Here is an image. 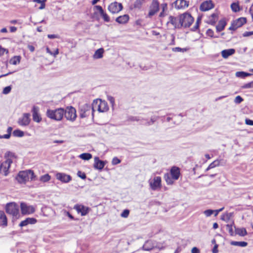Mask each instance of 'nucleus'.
I'll use <instances>...</instances> for the list:
<instances>
[{
	"instance_id": "obj_39",
	"label": "nucleus",
	"mask_w": 253,
	"mask_h": 253,
	"mask_svg": "<svg viewBox=\"0 0 253 253\" xmlns=\"http://www.w3.org/2000/svg\"><path fill=\"white\" fill-rule=\"evenodd\" d=\"M251 74L244 72H237L236 76L239 78H244L248 76H251Z\"/></svg>"
},
{
	"instance_id": "obj_63",
	"label": "nucleus",
	"mask_w": 253,
	"mask_h": 253,
	"mask_svg": "<svg viewBox=\"0 0 253 253\" xmlns=\"http://www.w3.org/2000/svg\"><path fill=\"white\" fill-rule=\"evenodd\" d=\"M170 38H171V42L169 43V45H174L175 44V41H174L175 37H174V35H170Z\"/></svg>"
},
{
	"instance_id": "obj_56",
	"label": "nucleus",
	"mask_w": 253,
	"mask_h": 253,
	"mask_svg": "<svg viewBox=\"0 0 253 253\" xmlns=\"http://www.w3.org/2000/svg\"><path fill=\"white\" fill-rule=\"evenodd\" d=\"M77 175L79 177H81L83 179H84L86 178V175L84 172L81 171H79L77 173Z\"/></svg>"
},
{
	"instance_id": "obj_37",
	"label": "nucleus",
	"mask_w": 253,
	"mask_h": 253,
	"mask_svg": "<svg viewBox=\"0 0 253 253\" xmlns=\"http://www.w3.org/2000/svg\"><path fill=\"white\" fill-rule=\"evenodd\" d=\"M12 130V128L11 127H8L7 129V134L4 135H0V139L5 138V139H9L11 136V131Z\"/></svg>"
},
{
	"instance_id": "obj_6",
	"label": "nucleus",
	"mask_w": 253,
	"mask_h": 253,
	"mask_svg": "<svg viewBox=\"0 0 253 253\" xmlns=\"http://www.w3.org/2000/svg\"><path fill=\"white\" fill-rule=\"evenodd\" d=\"M6 211L7 213L12 215L16 218L19 216V206L14 203H8L6 206Z\"/></svg>"
},
{
	"instance_id": "obj_22",
	"label": "nucleus",
	"mask_w": 253,
	"mask_h": 253,
	"mask_svg": "<svg viewBox=\"0 0 253 253\" xmlns=\"http://www.w3.org/2000/svg\"><path fill=\"white\" fill-rule=\"evenodd\" d=\"M94 8L99 11L100 15L102 17L105 22H108L110 21V18L109 16L104 11L101 6L95 5Z\"/></svg>"
},
{
	"instance_id": "obj_34",
	"label": "nucleus",
	"mask_w": 253,
	"mask_h": 253,
	"mask_svg": "<svg viewBox=\"0 0 253 253\" xmlns=\"http://www.w3.org/2000/svg\"><path fill=\"white\" fill-rule=\"evenodd\" d=\"M21 60V57L20 56H15L12 57L9 61V63L12 65H17L18 64Z\"/></svg>"
},
{
	"instance_id": "obj_27",
	"label": "nucleus",
	"mask_w": 253,
	"mask_h": 253,
	"mask_svg": "<svg viewBox=\"0 0 253 253\" xmlns=\"http://www.w3.org/2000/svg\"><path fill=\"white\" fill-rule=\"evenodd\" d=\"M129 19V16L127 14L119 16L116 19V21L120 24H125Z\"/></svg>"
},
{
	"instance_id": "obj_16",
	"label": "nucleus",
	"mask_w": 253,
	"mask_h": 253,
	"mask_svg": "<svg viewBox=\"0 0 253 253\" xmlns=\"http://www.w3.org/2000/svg\"><path fill=\"white\" fill-rule=\"evenodd\" d=\"M168 23L171 24L175 28H179L181 27V24L180 21V16L179 18L170 16L169 18Z\"/></svg>"
},
{
	"instance_id": "obj_44",
	"label": "nucleus",
	"mask_w": 253,
	"mask_h": 253,
	"mask_svg": "<svg viewBox=\"0 0 253 253\" xmlns=\"http://www.w3.org/2000/svg\"><path fill=\"white\" fill-rule=\"evenodd\" d=\"M187 48H180L179 47H173L172 48V50L173 52H184L188 50Z\"/></svg>"
},
{
	"instance_id": "obj_52",
	"label": "nucleus",
	"mask_w": 253,
	"mask_h": 253,
	"mask_svg": "<svg viewBox=\"0 0 253 253\" xmlns=\"http://www.w3.org/2000/svg\"><path fill=\"white\" fill-rule=\"evenodd\" d=\"M243 101V99L240 96H236L234 99V102L236 104H240Z\"/></svg>"
},
{
	"instance_id": "obj_50",
	"label": "nucleus",
	"mask_w": 253,
	"mask_h": 253,
	"mask_svg": "<svg viewBox=\"0 0 253 253\" xmlns=\"http://www.w3.org/2000/svg\"><path fill=\"white\" fill-rule=\"evenodd\" d=\"M129 211L128 210H125L121 214V216L124 218H126L128 216Z\"/></svg>"
},
{
	"instance_id": "obj_31",
	"label": "nucleus",
	"mask_w": 253,
	"mask_h": 253,
	"mask_svg": "<svg viewBox=\"0 0 253 253\" xmlns=\"http://www.w3.org/2000/svg\"><path fill=\"white\" fill-rule=\"evenodd\" d=\"M164 178L167 184L171 185L173 183L174 179L172 178V177H171V175L169 173H165L164 175Z\"/></svg>"
},
{
	"instance_id": "obj_23",
	"label": "nucleus",
	"mask_w": 253,
	"mask_h": 253,
	"mask_svg": "<svg viewBox=\"0 0 253 253\" xmlns=\"http://www.w3.org/2000/svg\"><path fill=\"white\" fill-rule=\"evenodd\" d=\"M37 222V219L33 217H28L26 219L22 221L19 224V226L23 227L28 224H34Z\"/></svg>"
},
{
	"instance_id": "obj_60",
	"label": "nucleus",
	"mask_w": 253,
	"mask_h": 253,
	"mask_svg": "<svg viewBox=\"0 0 253 253\" xmlns=\"http://www.w3.org/2000/svg\"><path fill=\"white\" fill-rule=\"evenodd\" d=\"M253 35V31H251V32H245L243 36L245 37H249V36H251L252 35Z\"/></svg>"
},
{
	"instance_id": "obj_49",
	"label": "nucleus",
	"mask_w": 253,
	"mask_h": 253,
	"mask_svg": "<svg viewBox=\"0 0 253 253\" xmlns=\"http://www.w3.org/2000/svg\"><path fill=\"white\" fill-rule=\"evenodd\" d=\"M129 120L131 121L138 122V121H141L143 119H141L140 117H138V116H132V117H130L129 118Z\"/></svg>"
},
{
	"instance_id": "obj_36",
	"label": "nucleus",
	"mask_w": 253,
	"mask_h": 253,
	"mask_svg": "<svg viewBox=\"0 0 253 253\" xmlns=\"http://www.w3.org/2000/svg\"><path fill=\"white\" fill-rule=\"evenodd\" d=\"M231 245L233 246H240L242 247H246L248 245V243L246 242H237V241H232L231 242Z\"/></svg>"
},
{
	"instance_id": "obj_30",
	"label": "nucleus",
	"mask_w": 253,
	"mask_h": 253,
	"mask_svg": "<svg viewBox=\"0 0 253 253\" xmlns=\"http://www.w3.org/2000/svg\"><path fill=\"white\" fill-rule=\"evenodd\" d=\"M145 0H135L133 4V8L140 9Z\"/></svg>"
},
{
	"instance_id": "obj_54",
	"label": "nucleus",
	"mask_w": 253,
	"mask_h": 253,
	"mask_svg": "<svg viewBox=\"0 0 253 253\" xmlns=\"http://www.w3.org/2000/svg\"><path fill=\"white\" fill-rule=\"evenodd\" d=\"M108 100L109 101L110 103H111L112 106L113 107L115 105V99L113 97L111 96H108L107 97Z\"/></svg>"
},
{
	"instance_id": "obj_33",
	"label": "nucleus",
	"mask_w": 253,
	"mask_h": 253,
	"mask_svg": "<svg viewBox=\"0 0 253 253\" xmlns=\"http://www.w3.org/2000/svg\"><path fill=\"white\" fill-rule=\"evenodd\" d=\"M225 26V21L224 20H220L218 24L216 27V31L218 32L222 31L224 29Z\"/></svg>"
},
{
	"instance_id": "obj_51",
	"label": "nucleus",
	"mask_w": 253,
	"mask_h": 253,
	"mask_svg": "<svg viewBox=\"0 0 253 253\" xmlns=\"http://www.w3.org/2000/svg\"><path fill=\"white\" fill-rule=\"evenodd\" d=\"M162 9L163 12H166L168 10V4L166 3H163L160 5V8Z\"/></svg>"
},
{
	"instance_id": "obj_53",
	"label": "nucleus",
	"mask_w": 253,
	"mask_h": 253,
	"mask_svg": "<svg viewBox=\"0 0 253 253\" xmlns=\"http://www.w3.org/2000/svg\"><path fill=\"white\" fill-rule=\"evenodd\" d=\"M11 89V87L10 86L5 87L3 89L2 93L4 94H7L10 92Z\"/></svg>"
},
{
	"instance_id": "obj_20",
	"label": "nucleus",
	"mask_w": 253,
	"mask_h": 253,
	"mask_svg": "<svg viewBox=\"0 0 253 253\" xmlns=\"http://www.w3.org/2000/svg\"><path fill=\"white\" fill-rule=\"evenodd\" d=\"M213 7V4L211 1H205L200 5V9L202 11H208Z\"/></svg>"
},
{
	"instance_id": "obj_17",
	"label": "nucleus",
	"mask_w": 253,
	"mask_h": 253,
	"mask_svg": "<svg viewBox=\"0 0 253 253\" xmlns=\"http://www.w3.org/2000/svg\"><path fill=\"white\" fill-rule=\"evenodd\" d=\"M30 114L29 113H25L22 117L19 119L18 124L22 126H28L30 122Z\"/></svg>"
},
{
	"instance_id": "obj_43",
	"label": "nucleus",
	"mask_w": 253,
	"mask_h": 253,
	"mask_svg": "<svg viewBox=\"0 0 253 253\" xmlns=\"http://www.w3.org/2000/svg\"><path fill=\"white\" fill-rule=\"evenodd\" d=\"M13 134L14 136L22 137L24 136V132L19 129H16L13 131Z\"/></svg>"
},
{
	"instance_id": "obj_7",
	"label": "nucleus",
	"mask_w": 253,
	"mask_h": 253,
	"mask_svg": "<svg viewBox=\"0 0 253 253\" xmlns=\"http://www.w3.org/2000/svg\"><path fill=\"white\" fill-rule=\"evenodd\" d=\"M180 21L181 27H189L193 23L194 18L188 13H184L180 15Z\"/></svg>"
},
{
	"instance_id": "obj_25",
	"label": "nucleus",
	"mask_w": 253,
	"mask_h": 253,
	"mask_svg": "<svg viewBox=\"0 0 253 253\" xmlns=\"http://www.w3.org/2000/svg\"><path fill=\"white\" fill-rule=\"evenodd\" d=\"M235 50L233 48L223 50L221 52V55L223 58H227L229 56H231L234 54Z\"/></svg>"
},
{
	"instance_id": "obj_15",
	"label": "nucleus",
	"mask_w": 253,
	"mask_h": 253,
	"mask_svg": "<svg viewBox=\"0 0 253 253\" xmlns=\"http://www.w3.org/2000/svg\"><path fill=\"white\" fill-rule=\"evenodd\" d=\"M56 177L57 179L64 183H68L72 180V177L70 175L64 173L58 172L56 173Z\"/></svg>"
},
{
	"instance_id": "obj_12",
	"label": "nucleus",
	"mask_w": 253,
	"mask_h": 253,
	"mask_svg": "<svg viewBox=\"0 0 253 253\" xmlns=\"http://www.w3.org/2000/svg\"><path fill=\"white\" fill-rule=\"evenodd\" d=\"M246 18L244 17H240L234 20L231 26L229 27V29L231 30H236L238 28L241 27L246 23Z\"/></svg>"
},
{
	"instance_id": "obj_19",
	"label": "nucleus",
	"mask_w": 253,
	"mask_h": 253,
	"mask_svg": "<svg viewBox=\"0 0 253 253\" xmlns=\"http://www.w3.org/2000/svg\"><path fill=\"white\" fill-rule=\"evenodd\" d=\"M39 109L37 106H34L32 109V116L33 121L37 122L40 123L42 120V118L39 113Z\"/></svg>"
},
{
	"instance_id": "obj_35",
	"label": "nucleus",
	"mask_w": 253,
	"mask_h": 253,
	"mask_svg": "<svg viewBox=\"0 0 253 253\" xmlns=\"http://www.w3.org/2000/svg\"><path fill=\"white\" fill-rule=\"evenodd\" d=\"M209 23L213 25L214 24L217 20V15L215 13L212 14L209 17Z\"/></svg>"
},
{
	"instance_id": "obj_29",
	"label": "nucleus",
	"mask_w": 253,
	"mask_h": 253,
	"mask_svg": "<svg viewBox=\"0 0 253 253\" xmlns=\"http://www.w3.org/2000/svg\"><path fill=\"white\" fill-rule=\"evenodd\" d=\"M142 248L144 251H149L154 248V246L152 244L151 241H148L145 243Z\"/></svg>"
},
{
	"instance_id": "obj_59",
	"label": "nucleus",
	"mask_w": 253,
	"mask_h": 253,
	"mask_svg": "<svg viewBox=\"0 0 253 253\" xmlns=\"http://www.w3.org/2000/svg\"><path fill=\"white\" fill-rule=\"evenodd\" d=\"M245 123L247 125L253 126V121L249 119H246L245 120Z\"/></svg>"
},
{
	"instance_id": "obj_42",
	"label": "nucleus",
	"mask_w": 253,
	"mask_h": 253,
	"mask_svg": "<svg viewBox=\"0 0 253 253\" xmlns=\"http://www.w3.org/2000/svg\"><path fill=\"white\" fill-rule=\"evenodd\" d=\"M231 8L232 10L235 12L239 11L240 10L238 3L235 2L231 4Z\"/></svg>"
},
{
	"instance_id": "obj_13",
	"label": "nucleus",
	"mask_w": 253,
	"mask_h": 253,
	"mask_svg": "<svg viewBox=\"0 0 253 253\" xmlns=\"http://www.w3.org/2000/svg\"><path fill=\"white\" fill-rule=\"evenodd\" d=\"M123 9L122 3L118 2L111 3L108 6V10L112 13H117L119 12Z\"/></svg>"
},
{
	"instance_id": "obj_28",
	"label": "nucleus",
	"mask_w": 253,
	"mask_h": 253,
	"mask_svg": "<svg viewBox=\"0 0 253 253\" xmlns=\"http://www.w3.org/2000/svg\"><path fill=\"white\" fill-rule=\"evenodd\" d=\"M0 220L2 225L5 226L7 225V218L5 214L3 211H0Z\"/></svg>"
},
{
	"instance_id": "obj_11",
	"label": "nucleus",
	"mask_w": 253,
	"mask_h": 253,
	"mask_svg": "<svg viewBox=\"0 0 253 253\" xmlns=\"http://www.w3.org/2000/svg\"><path fill=\"white\" fill-rule=\"evenodd\" d=\"M21 213L23 215H28L33 213L35 211V208L31 205H28L25 203L20 204Z\"/></svg>"
},
{
	"instance_id": "obj_48",
	"label": "nucleus",
	"mask_w": 253,
	"mask_h": 253,
	"mask_svg": "<svg viewBox=\"0 0 253 253\" xmlns=\"http://www.w3.org/2000/svg\"><path fill=\"white\" fill-rule=\"evenodd\" d=\"M156 119L157 118L155 117H152L150 121L146 122L145 123L143 124L147 126H151L154 124Z\"/></svg>"
},
{
	"instance_id": "obj_58",
	"label": "nucleus",
	"mask_w": 253,
	"mask_h": 253,
	"mask_svg": "<svg viewBox=\"0 0 253 253\" xmlns=\"http://www.w3.org/2000/svg\"><path fill=\"white\" fill-rule=\"evenodd\" d=\"M207 34L208 36H210L211 37H213V31L211 29H208L207 31Z\"/></svg>"
},
{
	"instance_id": "obj_14",
	"label": "nucleus",
	"mask_w": 253,
	"mask_h": 253,
	"mask_svg": "<svg viewBox=\"0 0 253 253\" xmlns=\"http://www.w3.org/2000/svg\"><path fill=\"white\" fill-rule=\"evenodd\" d=\"M74 209L76 210L78 213H80L82 216L86 215L90 211V209L83 205H76Z\"/></svg>"
},
{
	"instance_id": "obj_26",
	"label": "nucleus",
	"mask_w": 253,
	"mask_h": 253,
	"mask_svg": "<svg viewBox=\"0 0 253 253\" xmlns=\"http://www.w3.org/2000/svg\"><path fill=\"white\" fill-rule=\"evenodd\" d=\"M104 50L103 48H100L96 50L94 54L93 55V58L94 59H98L102 58L103 56V53Z\"/></svg>"
},
{
	"instance_id": "obj_57",
	"label": "nucleus",
	"mask_w": 253,
	"mask_h": 253,
	"mask_svg": "<svg viewBox=\"0 0 253 253\" xmlns=\"http://www.w3.org/2000/svg\"><path fill=\"white\" fill-rule=\"evenodd\" d=\"M243 87L245 88H249L253 87V81L245 84L244 85Z\"/></svg>"
},
{
	"instance_id": "obj_2",
	"label": "nucleus",
	"mask_w": 253,
	"mask_h": 253,
	"mask_svg": "<svg viewBox=\"0 0 253 253\" xmlns=\"http://www.w3.org/2000/svg\"><path fill=\"white\" fill-rule=\"evenodd\" d=\"M19 183H23L30 179L35 180V174L34 171L31 170L20 171L16 177Z\"/></svg>"
},
{
	"instance_id": "obj_1",
	"label": "nucleus",
	"mask_w": 253,
	"mask_h": 253,
	"mask_svg": "<svg viewBox=\"0 0 253 253\" xmlns=\"http://www.w3.org/2000/svg\"><path fill=\"white\" fill-rule=\"evenodd\" d=\"M64 113V108H58L54 110L47 109L46 115L51 120L60 121L63 118Z\"/></svg>"
},
{
	"instance_id": "obj_38",
	"label": "nucleus",
	"mask_w": 253,
	"mask_h": 253,
	"mask_svg": "<svg viewBox=\"0 0 253 253\" xmlns=\"http://www.w3.org/2000/svg\"><path fill=\"white\" fill-rule=\"evenodd\" d=\"M79 158L84 160H89L92 158V155L90 153H83L79 155Z\"/></svg>"
},
{
	"instance_id": "obj_24",
	"label": "nucleus",
	"mask_w": 253,
	"mask_h": 253,
	"mask_svg": "<svg viewBox=\"0 0 253 253\" xmlns=\"http://www.w3.org/2000/svg\"><path fill=\"white\" fill-rule=\"evenodd\" d=\"M170 174L174 180H177L180 175L179 169L175 167H172L171 169Z\"/></svg>"
},
{
	"instance_id": "obj_41",
	"label": "nucleus",
	"mask_w": 253,
	"mask_h": 253,
	"mask_svg": "<svg viewBox=\"0 0 253 253\" xmlns=\"http://www.w3.org/2000/svg\"><path fill=\"white\" fill-rule=\"evenodd\" d=\"M234 224L233 221H231L230 223H228L226 225V229L228 231L231 235H233L234 233L233 229V225Z\"/></svg>"
},
{
	"instance_id": "obj_64",
	"label": "nucleus",
	"mask_w": 253,
	"mask_h": 253,
	"mask_svg": "<svg viewBox=\"0 0 253 253\" xmlns=\"http://www.w3.org/2000/svg\"><path fill=\"white\" fill-rule=\"evenodd\" d=\"M217 247H218L217 245H215L214 246V247L212 249V251L213 253H218Z\"/></svg>"
},
{
	"instance_id": "obj_32",
	"label": "nucleus",
	"mask_w": 253,
	"mask_h": 253,
	"mask_svg": "<svg viewBox=\"0 0 253 253\" xmlns=\"http://www.w3.org/2000/svg\"><path fill=\"white\" fill-rule=\"evenodd\" d=\"M235 233L241 236H245L247 234V232L245 228H235Z\"/></svg>"
},
{
	"instance_id": "obj_40",
	"label": "nucleus",
	"mask_w": 253,
	"mask_h": 253,
	"mask_svg": "<svg viewBox=\"0 0 253 253\" xmlns=\"http://www.w3.org/2000/svg\"><path fill=\"white\" fill-rule=\"evenodd\" d=\"M50 178L51 176L48 174H45L40 177V180L42 182H46L48 181Z\"/></svg>"
},
{
	"instance_id": "obj_5",
	"label": "nucleus",
	"mask_w": 253,
	"mask_h": 253,
	"mask_svg": "<svg viewBox=\"0 0 253 253\" xmlns=\"http://www.w3.org/2000/svg\"><path fill=\"white\" fill-rule=\"evenodd\" d=\"M79 116L81 118H84L92 114V117L94 116V112L92 111V105L87 104H84L80 107Z\"/></svg>"
},
{
	"instance_id": "obj_46",
	"label": "nucleus",
	"mask_w": 253,
	"mask_h": 253,
	"mask_svg": "<svg viewBox=\"0 0 253 253\" xmlns=\"http://www.w3.org/2000/svg\"><path fill=\"white\" fill-rule=\"evenodd\" d=\"M219 165V161L218 160H216L213 162H212L210 165H209V168L213 169L217 166H218Z\"/></svg>"
},
{
	"instance_id": "obj_9",
	"label": "nucleus",
	"mask_w": 253,
	"mask_h": 253,
	"mask_svg": "<svg viewBox=\"0 0 253 253\" xmlns=\"http://www.w3.org/2000/svg\"><path fill=\"white\" fill-rule=\"evenodd\" d=\"M64 116L66 119L72 122H74L77 118L76 110L72 106L67 107L64 109Z\"/></svg>"
},
{
	"instance_id": "obj_62",
	"label": "nucleus",
	"mask_w": 253,
	"mask_h": 253,
	"mask_svg": "<svg viewBox=\"0 0 253 253\" xmlns=\"http://www.w3.org/2000/svg\"><path fill=\"white\" fill-rule=\"evenodd\" d=\"M192 253H200V250L197 247H194L191 250Z\"/></svg>"
},
{
	"instance_id": "obj_47",
	"label": "nucleus",
	"mask_w": 253,
	"mask_h": 253,
	"mask_svg": "<svg viewBox=\"0 0 253 253\" xmlns=\"http://www.w3.org/2000/svg\"><path fill=\"white\" fill-rule=\"evenodd\" d=\"M214 213V210H207L204 211V214L206 217H209Z\"/></svg>"
},
{
	"instance_id": "obj_21",
	"label": "nucleus",
	"mask_w": 253,
	"mask_h": 253,
	"mask_svg": "<svg viewBox=\"0 0 253 253\" xmlns=\"http://www.w3.org/2000/svg\"><path fill=\"white\" fill-rule=\"evenodd\" d=\"M105 162L100 160L99 158L95 157L94 158V168L95 169L102 170L105 166Z\"/></svg>"
},
{
	"instance_id": "obj_18",
	"label": "nucleus",
	"mask_w": 253,
	"mask_h": 253,
	"mask_svg": "<svg viewBox=\"0 0 253 253\" xmlns=\"http://www.w3.org/2000/svg\"><path fill=\"white\" fill-rule=\"evenodd\" d=\"M189 5V2L185 0H176L174 2V6L177 9H184Z\"/></svg>"
},
{
	"instance_id": "obj_10",
	"label": "nucleus",
	"mask_w": 253,
	"mask_h": 253,
	"mask_svg": "<svg viewBox=\"0 0 253 253\" xmlns=\"http://www.w3.org/2000/svg\"><path fill=\"white\" fill-rule=\"evenodd\" d=\"M161 177L160 176H155L153 179L149 180V183L152 190L155 191L159 189L162 187Z\"/></svg>"
},
{
	"instance_id": "obj_61",
	"label": "nucleus",
	"mask_w": 253,
	"mask_h": 253,
	"mask_svg": "<svg viewBox=\"0 0 253 253\" xmlns=\"http://www.w3.org/2000/svg\"><path fill=\"white\" fill-rule=\"evenodd\" d=\"M47 37L49 39H52L58 38L59 36L57 35L49 34V35H47Z\"/></svg>"
},
{
	"instance_id": "obj_8",
	"label": "nucleus",
	"mask_w": 253,
	"mask_h": 253,
	"mask_svg": "<svg viewBox=\"0 0 253 253\" xmlns=\"http://www.w3.org/2000/svg\"><path fill=\"white\" fill-rule=\"evenodd\" d=\"M160 10V3L158 0H152L149 7V11L146 16L147 18H151Z\"/></svg>"
},
{
	"instance_id": "obj_55",
	"label": "nucleus",
	"mask_w": 253,
	"mask_h": 253,
	"mask_svg": "<svg viewBox=\"0 0 253 253\" xmlns=\"http://www.w3.org/2000/svg\"><path fill=\"white\" fill-rule=\"evenodd\" d=\"M121 163V161L120 160H119L118 158L117 157H114L113 160H112V165H117L119 163Z\"/></svg>"
},
{
	"instance_id": "obj_4",
	"label": "nucleus",
	"mask_w": 253,
	"mask_h": 253,
	"mask_svg": "<svg viewBox=\"0 0 253 253\" xmlns=\"http://www.w3.org/2000/svg\"><path fill=\"white\" fill-rule=\"evenodd\" d=\"M109 110L107 103L101 99L94 100L92 103V111L94 112L97 110L99 112H105Z\"/></svg>"
},
{
	"instance_id": "obj_3",
	"label": "nucleus",
	"mask_w": 253,
	"mask_h": 253,
	"mask_svg": "<svg viewBox=\"0 0 253 253\" xmlns=\"http://www.w3.org/2000/svg\"><path fill=\"white\" fill-rule=\"evenodd\" d=\"M10 153H6L4 155L5 160L0 164V173L4 176H7L9 173V169L12 160L11 158H8Z\"/></svg>"
},
{
	"instance_id": "obj_45",
	"label": "nucleus",
	"mask_w": 253,
	"mask_h": 253,
	"mask_svg": "<svg viewBox=\"0 0 253 253\" xmlns=\"http://www.w3.org/2000/svg\"><path fill=\"white\" fill-rule=\"evenodd\" d=\"M221 219L228 223H230V222L231 221L230 219V215L229 213L223 214L221 216Z\"/></svg>"
}]
</instances>
